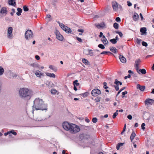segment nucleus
I'll return each instance as SVG.
<instances>
[{
	"instance_id": "nucleus-1",
	"label": "nucleus",
	"mask_w": 154,
	"mask_h": 154,
	"mask_svg": "<svg viewBox=\"0 0 154 154\" xmlns=\"http://www.w3.org/2000/svg\"><path fill=\"white\" fill-rule=\"evenodd\" d=\"M33 108L36 110H46L47 106L44 103V102L42 99L36 98L34 101Z\"/></svg>"
},
{
	"instance_id": "nucleus-2",
	"label": "nucleus",
	"mask_w": 154,
	"mask_h": 154,
	"mask_svg": "<svg viewBox=\"0 0 154 154\" xmlns=\"http://www.w3.org/2000/svg\"><path fill=\"white\" fill-rule=\"evenodd\" d=\"M20 96L25 99H30L32 95V91L26 88H20L19 91Z\"/></svg>"
},
{
	"instance_id": "nucleus-3",
	"label": "nucleus",
	"mask_w": 154,
	"mask_h": 154,
	"mask_svg": "<svg viewBox=\"0 0 154 154\" xmlns=\"http://www.w3.org/2000/svg\"><path fill=\"white\" fill-rule=\"evenodd\" d=\"M80 128L79 126L73 124H71L69 131L72 134H75L79 131Z\"/></svg>"
},
{
	"instance_id": "nucleus-4",
	"label": "nucleus",
	"mask_w": 154,
	"mask_h": 154,
	"mask_svg": "<svg viewBox=\"0 0 154 154\" xmlns=\"http://www.w3.org/2000/svg\"><path fill=\"white\" fill-rule=\"evenodd\" d=\"M33 36V34L31 30L28 29L26 31L25 34V37L26 40L30 39L32 38Z\"/></svg>"
},
{
	"instance_id": "nucleus-5",
	"label": "nucleus",
	"mask_w": 154,
	"mask_h": 154,
	"mask_svg": "<svg viewBox=\"0 0 154 154\" xmlns=\"http://www.w3.org/2000/svg\"><path fill=\"white\" fill-rule=\"evenodd\" d=\"M57 23H59L61 28L67 33H71L72 30L70 29L61 23H60L58 21Z\"/></svg>"
},
{
	"instance_id": "nucleus-6",
	"label": "nucleus",
	"mask_w": 154,
	"mask_h": 154,
	"mask_svg": "<svg viewBox=\"0 0 154 154\" xmlns=\"http://www.w3.org/2000/svg\"><path fill=\"white\" fill-rule=\"evenodd\" d=\"M101 93L100 91L98 89H94L92 90L91 94L93 96H97Z\"/></svg>"
},
{
	"instance_id": "nucleus-7",
	"label": "nucleus",
	"mask_w": 154,
	"mask_h": 154,
	"mask_svg": "<svg viewBox=\"0 0 154 154\" xmlns=\"http://www.w3.org/2000/svg\"><path fill=\"white\" fill-rule=\"evenodd\" d=\"M71 124H69L67 122H64L63 123L62 126L64 129L66 131H69Z\"/></svg>"
},
{
	"instance_id": "nucleus-8",
	"label": "nucleus",
	"mask_w": 154,
	"mask_h": 154,
	"mask_svg": "<svg viewBox=\"0 0 154 154\" xmlns=\"http://www.w3.org/2000/svg\"><path fill=\"white\" fill-rule=\"evenodd\" d=\"M83 52L85 54L87 55H89L92 56L94 55V52L92 51L89 49L84 50Z\"/></svg>"
},
{
	"instance_id": "nucleus-9",
	"label": "nucleus",
	"mask_w": 154,
	"mask_h": 154,
	"mask_svg": "<svg viewBox=\"0 0 154 154\" xmlns=\"http://www.w3.org/2000/svg\"><path fill=\"white\" fill-rule=\"evenodd\" d=\"M112 5L113 9L114 11H116L118 9V3L115 1H113L112 2Z\"/></svg>"
},
{
	"instance_id": "nucleus-10",
	"label": "nucleus",
	"mask_w": 154,
	"mask_h": 154,
	"mask_svg": "<svg viewBox=\"0 0 154 154\" xmlns=\"http://www.w3.org/2000/svg\"><path fill=\"white\" fill-rule=\"evenodd\" d=\"M12 31L13 28L11 27H8V35L7 36L8 38H11L12 36Z\"/></svg>"
},
{
	"instance_id": "nucleus-11",
	"label": "nucleus",
	"mask_w": 154,
	"mask_h": 154,
	"mask_svg": "<svg viewBox=\"0 0 154 154\" xmlns=\"http://www.w3.org/2000/svg\"><path fill=\"white\" fill-rule=\"evenodd\" d=\"M55 34L57 38L60 41H62L63 39V37L58 31L55 32Z\"/></svg>"
},
{
	"instance_id": "nucleus-12",
	"label": "nucleus",
	"mask_w": 154,
	"mask_h": 154,
	"mask_svg": "<svg viewBox=\"0 0 154 154\" xmlns=\"http://www.w3.org/2000/svg\"><path fill=\"white\" fill-rule=\"evenodd\" d=\"M140 62V60L139 59H136L135 61V65L134 66L136 68V70L137 72H138V69H139V65Z\"/></svg>"
},
{
	"instance_id": "nucleus-13",
	"label": "nucleus",
	"mask_w": 154,
	"mask_h": 154,
	"mask_svg": "<svg viewBox=\"0 0 154 154\" xmlns=\"http://www.w3.org/2000/svg\"><path fill=\"white\" fill-rule=\"evenodd\" d=\"M35 73L36 76L39 78H41L42 76H44V73L41 72L39 70H37L35 71Z\"/></svg>"
},
{
	"instance_id": "nucleus-14",
	"label": "nucleus",
	"mask_w": 154,
	"mask_h": 154,
	"mask_svg": "<svg viewBox=\"0 0 154 154\" xmlns=\"http://www.w3.org/2000/svg\"><path fill=\"white\" fill-rule=\"evenodd\" d=\"M137 89H139L141 91H143L145 88V86H141L139 84H137Z\"/></svg>"
},
{
	"instance_id": "nucleus-15",
	"label": "nucleus",
	"mask_w": 154,
	"mask_h": 154,
	"mask_svg": "<svg viewBox=\"0 0 154 154\" xmlns=\"http://www.w3.org/2000/svg\"><path fill=\"white\" fill-rule=\"evenodd\" d=\"M119 58L121 61L123 63H125L126 62V60L122 55H120L119 56Z\"/></svg>"
},
{
	"instance_id": "nucleus-16",
	"label": "nucleus",
	"mask_w": 154,
	"mask_h": 154,
	"mask_svg": "<svg viewBox=\"0 0 154 154\" xmlns=\"http://www.w3.org/2000/svg\"><path fill=\"white\" fill-rule=\"evenodd\" d=\"M154 102V100H153L148 98L146 100L145 102V104L149 103L150 104H152V102Z\"/></svg>"
},
{
	"instance_id": "nucleus-17",
	"label": "nucleus",
	"mask_w": 154,
	"mask_h": 154,
	"mask_svg": "<svg viewBox=\"0 0 154 154\" xmlns=\"http://www.w3.org/2000/svg\"><path fill=\"white\" fill-rule=\"evenodd\" d=\"M16 0H8V3L9 5L13 6H15L16 5L15 1Z\"/></svg>"
},
{
	"instance_id": "nucleus-18",
	"label": "nucleus",
	"mask_w": 154,
	"mask_h": 154,
	"mask_svg": "<svg viewBox=\"0 0 154 154\" xmlns=\"http://www.w3.org/2000/svg\"><path fill=\"white\" fill-rule=\"evenodd\" d=\"M146 27L142 28L140 29V32H142L141 35L143 34H146Z\"/></svg>"
},
{
	"instance_id": "nucleus-19",
	"label": "nucleus",
	"mask_w": 154,
	"mask_h": 154,
	"mask_svg": "<svg viewBox=\"0 0 154 154\" xmlns=\"http://www.w3.org/2000/svg\"><path fill=\"white\" fill-rule=\"evenodd\" d=\"M140 72L143 74H145L146 73V70L144 69H138V72L139 74H140Z\"/></svg>"
},
{
	"instance_id": "nucleus-20",
	"label": "nucleus",
	"mask_w": 154,
	"mask_h": 154,
	"mask_svg": "<svg viewBox=\"0 0 154 154\" xmlns=\"http://www.w3.org/2000/svg\"><path fill=\"white\" fill-rule=\"evenodd\" d=\"M105 26V24L103 22L101 23L100 24L99 23L96 25V26L98 29H100V28L101 27H104Z\"/></svg>"
},
{
	"instance_id": "nucleus-21",
	"label": "nucleus",
	"mask_w": 154,
	"mask_h": 154,
	"mask_svg": "<svg viewBox=\"0 0 154 154\" xmlns=\"http://www.w3.org/2000/svg\"><path fill=\"white\" fill-rule=\"evenodd\" d=\"M110 51L114 53H116L118 50L116 48L113 47H111L110 48Z\"/></svg>"
},
{
	"instance_id": "nucleus-22",
	"label": "nucleus",
	"mask_w": 154,
	"mask_h": 154,
	"mask_svg": "<svg viewBox=\"0 0 154 154\" xmlns=\"http://www.w3.org/2000/svg\"><path fill=\"white\" fill-rule=\"evenodd\" d=\"M45 74L46 75L53 78H55L56 76L53 73H51L49 72H46Z\"/></svg>"
},
{
	"instance_id": "nucleus-23",
	"label": "nucleus",
	"mask_w": 154,
	"mask_h": 154,
	"mask_svg": "<svg viewBox=\"0 0 154 154\" xmlns=\"http://www.w3.org/2000/svg\"><path fill=\"white\" fill-rule=\"evenodd\" d=\"M136 136V134L134 131H133L130 136V139L131 142L134 139V138Z\"/></svg>"
},
{
	"instance_id": "nucleus-24",
	"label": "nucleus",
	"mask_w": 154,
	"mask_h": 154,
	"mask_svg": "<svg viewBox=\"0 0 154 154\" xmlns=\"http://www.w3.org/2000/svg\"><path fill=\"white\" fill-rule=\"evenodd\" d=\"M17 12L16 14L18 16H20L21 15V13L22 12V9L20 8H17Z\"/></svg>"
},
{
	"instance_id": "nucleus-25",
	"label": "nucleus",
	"mask_w": 154,
	"mask_h": 154,
	"mask_svg": "<svg viewBox=\"0 0 154 154\" xmlns=\"http://www.w3.org/2000/svg\"><path fill=\"white\" fill-rule=\"evenodd\" d=\"M133 18L135 21H137L139 18L138 15L137 14H135L133 16Z\"/></svg>"
},
{
	"instance_id": "nucleus-26",
	"label": "nucleus",
	"mask_w": 154,
	"mask_h": 154,
	"mask_svg": "<svg viewBox=\"0 0 154 154\" xmlns=\"http://www.w3.org/2000/svg\"><path fill=\"white\" fill-rule=\"evenodd\" d=\"M124 143H119L117 145L116 149L117 150H119L120 146H122L124 144Z\"/></svg>"
},
{
	"instance_id": "nucleus-27",
	"label": "nucleus",
	"mask_w": 154,
	"mask_h": 154,
	"mask_svg": "<svg viewBox=\"0 0 154 154\" xmlns=\"http://www.w3.org/2000/svg\"><path fill=\"white\" fill-rule=\"evenodd\" d=\"M82 62L85 63V65H88L89 64V62L87 60L84 58L82 59Z\"/></svg>"
},
{
	"instance_id": "nucleus-28",
	"label": "nucleus",
	"mask_w": 154,
	"mask_h": 154,
	"mask_svg": "<svg viewBox=\"0 0 154 154\" xmlns=\"http://www.w3.org/2000/svg\"><path fill=\"white\" fill-rule=\"evenodd\" d=\"M7 12V10L5 8H2L1 10L0 13L2 14H4Z\"/></svg>"
},
{
	"instance_id": "nucleus-29",
	"label": "nucleus",
	"mask_w": 154,
	"mask_h": 154,
	"mask_svg": "<svg viewBox=\"0 0 154 154\" xmlns=\"http://www.w3.org/2000/svg\"><path fill=\"white\" fill-rule=\"evenodd\" d=\"M118 110H116V112L113 113V114L112 116V118L113 119H115L116 118V117L118 115Z\"/></svg>"
},
{
	"instance_id": "nucleus-30",
	"label": "nucleus",
	"mask_w": 154,
	"mask_h": 154,
	"mask_svg": "<svg viewBox=\"0 0 154 154\" xmlns=\"http://www.w3.org/2000/svg\"><path fill=\"white\" fill-rule=\"evenodd\" d=\"M51 93L53 94H55L57 93V91L55 89H52L51 90Z\"/></svg>"
},
{
	"instance_id": "nucleus-31",
	"label": "nucleus",
	"mask_w": 154,
	"mask_h": 154,
	"mask_svg": "<svg viewBox=\"0 0 154 154\" xmlns=\"http://www.w3.org/2000/svg\"><path fill=\"white\" fill-rule=\"evenodd\" d=\"M110 41L113 44H115L117 42V41L116 40V39L114 38L110 40Z\"/></svg>"
},
{
	"instance_id": "nucleus-32",
	"label": "nucleus",
	"mask_w": 154,
	"mask_h": 154,
	"mask_svg": "<svg viewBox=\"0 0 154 154\" xmlns=\"http://www.w3.org/2000/svg\"><path fill=\"white\" fill-rule=\"evenodd\" d=\"M4 69L1 66H0V75H2L3 73Z\"/></svg>"
},
{
	"instance_id": "nucleus-33",
	"label": "nucleus",
	"mask_w": 154,
	"mask_h": 154,
	"mask_svg": "<svg viewBox=\"0 0 154 154\" xmlns=\"http://www.w3.org/2000/svg\"><path fill=\"white\" fill-rule=\"evenodd\" d=\"M78 81L77 80H76L74 81L73 82V84L74 85H76L77 86H79V83H78Z\"/></svg>"
},
{
	"instance_id": "nucleus-34",
	"label": "nucleus",
	"mask_w": 154,
	"mask_h": 154,
	"mask_svg": "<svg viewBox=\"0 0 154 154\" xmlns=\"http://www.w3.org/2000/svg\"><path fill=\"white\" fill-rule=\"evenodd\" d=\"M119 26V24L116 23H115L113 24V26L116 29H118Z\"/></svg>"
},
{
	"instance_id": "nucleus-35",
	"label": "nucleus",
	"mask_w": 154,
	"mask_h": 154,
	"mask_svg": "<svg viewBox=\"0 0 154 154\" xmlns=\"http://www.w3.org/2000/svg\"><path fill=\"white\" fill-rule=\"evenodd\" d=\"M23 10L25 11H29V9L27 6L25 5L23 7Z\"/></svg>"
},
{
	"instance_id": "nucleus-36",
	"label": "nucleus",
	"mask_w": 154,
	"mask_h": 154,
	"mask_svg": "<svg viewBox=\"0 0 154 154\" xmlns=\"http://www.w3.org/2000/svg\"><path fill=\"white\" fill-rule=\"evenodd\" d=\"M98 47L102 49H104L105 48L104 46L102 44H100L98 45Z\"/></svg>"
},
{
	"instance_id": "nucleus-37",
	"label": "nucleus",
	"mask_w": 154,
	"mask_h": 154,
	"mask_svg": "<svg viewBox=\"0 0 154 154\" xmlns=\"http://www.w3.org/2000/svg\"><path fill=\"white\" fill-rule=\"evenodd\" d=\"M116 33L118 34H119V35L121 37H122V36H123V34L121 32L116 31Z\"/></svg>"
},
{
	"instance_id": "nucleus-38",
	"label": "nucleus",
	"mask_w": 154,
	"mask_h": 154,
	"mask_svg": "<svg viewBox=\"0 0 154 154\" xmlns=\"http://www.w3.org/2000/svg\"><path fill=\"white\" fill-rule=\"evenodd\" d=\"M106 118V114L104 115V116H100V119L102 121L103 120L104 118Z\"/></svg>"
},
{
	"instance_id": "nucleus-39",
	"label": "nucleus",
	"mask_w": 154,
	"mask_h": 154,
	"mask_svg": "<svg viewBox=\"0 0 154 154\" xmlns=\"http://www.w3.org/2000/svg\"><path fill=\"white\" fill-rule=\"evenodd\" d=\"M119 81H118V80L117 79H115V82H114V84H116V85H118L119 86Z\"/></svg>"
},
{
	"instance_id": "nucleus-40",
	"label": "nucleus",
	"mask_w": 154,
	"mask_h": 154,
	"mask_svg": "<svg viewBox=\"0 0 154 154\" xmlns=\"http://www.w3.org/2000/svg\"><path fill=\"white\" fill-rule=\"evenodd\" d=\"M97 120L96 118H93L92 119V122L94 123H96L97 122Z\"/></svg>"
},
{
	"instance_id": "nucleus-41",
	"label": "nucleus",
	"mask_w": 154,
	"mask_h": 154,
	"mask_svg": "<svg viewBox=\"0 0 154 154\" xmlns=\"http://www.w3.org/2000/svg\"><path fill=\"white\" fill-rule=\"evenodd\" d=\"M95 100L96 102H99L100 101V98L99 97H96L95 99Z\"/></svg>"
},
{
	"instance_id": "nucleus-42",
	"label": "nucleus",
	"mask_w": 154,
	"mask_h": 154,
	"mask_svg": "<svg viewBox=\"0 0 154 154\" xmlns=\"http://www.w3.org/2000/svg\"><path fill=\"white\" fill-rule=\"evenodd\" d=\"M10 133H12V134H13V135H17V133L16 132H14V130H11V131H10Z\"/></svg>"
},
{
	"instance_id": "nucleus-43",
	"label": "nucleus",
	"mask_w": 154,
	"mask_h": 154,
	"mask_svg": "<svg viewBox=\"0 0 154 154\" xmlns=\"http://www.w3.org/2000/svg\"><path fill=\"white\" fill-rule=\"evenodd\" d=\"M142 45L146 47L147 46V44L145 42H142Z\"/></svg>"
},
{
	"instance_id": "nucleus-44",
	"label": "nucleus",
	"mask_w": 154,
	"mask_h": 154,
	"mask_svg": "<svg viewBox=\"0 0 154 154\" xmlns=\"http://www.w3.org/2000/svg\"><path fill=\"white\" fill-rule=\"evenodd\" d=\"M145 124L144 123H143L141 125V128L143 130H144L145 129Z\"/></svg>"
},
{
	"instance_id": "nucleus-45",
	"label": "nucleus",
	"mask_w": 154,
	"mask_h": 154,
	"mask_svg": "<svg viewBox=\"0 0 154 154\" xmlns=\"http://www.w3.org/2000/svg\"><path fill=\"white\" fill-rule=\"evenodd\" d=\"M15 12V10L14 9L12 8V12H11L10 13L11 15V16H13L14 15V13Z\"/></svg>"
},
{
	"instance_id": "nucleus-46",
	"label": "nucleus",
	"mask_w": 154,
	"mask_h": 154,
	"mask_svg": "<svg viewBox=\"0 0 154 154\" xmlns=\"http://www.w3.org/2000/svg\"><path fill=\"white\" fill-rule=\"evenodd\" d=\"M99 37H103V38H105V36L103 35V33L101 32H100V35H99Z\"/></svg>"
},
{
	"instance_id": "nucleus-47",
	"label": "nucleus",
	"mask_w": 154,
	"mask_h": 154,
	"mask_svg": "<svg viewBox=\"0 0 154 154\" xmlns=\"http://www.w3.org/2000/svg\"><path fill=\"white\" fill-rule=\"evenodd\" d=\"M128 93V92L127 91H125V92H123L122 93V98H123L124 97V95H125V94H126Z\"/></svg>"
},
{
	"instance_id": "nucleus-48",
	"label": "nucleus",
	"mask_w": 154,
	"mask_h": 154,
	"mask_svg": "<svg viewBox=\"0 0 154 154\" xmlns=\"http://www.w3.org/2000/svg\"><path fill=\"white\" fill-rule=\"evenodd\" d=\"M116 20L117 22H120L121 21V19L119 17H117L116 19Z\"/></svg>"
},
{
	"instance_id": "nucleus-49",
	"label": "nucleus",
	"mask_w": 154,
	"mask_h": 154,
	"mask_svg": "<svg viewBox=\"0 0 154 154\" xmlns=\"http://www.w3.org/2000/svg\"><path fill=\"white\" fill-rule=\"evenodd\" d=\"M141 40L140 39H139L138 38H137V42L138 44H140Z\"/></svg>"
},
{
	"instance_id": "nucleus-50",
	"label": "nucleus",
	"mask_w": 154,
	"mask_h": 154,
	"mask_svg": "<svg viewBox=\"0 0 154 154\" xmlns=\"http://www.w3.org/2000/svg\"><path fill=\"white\" fill-rule=\"evenodd\" d=\"M76 38V39L80 42H82V40L81 38H79L78 37H77Z\"/></svg>"
},
{
	"instance_id": "nucleus-51",
	"label": "nucleus",
	"mask_w": 154,
	"mask_h": 154,
	"mask_svg": "<svg viewBox=\"0 0 154 154\" xmlns=\"http://www.w3.org/2000/svg\"><path fill=\"white\" fill-rule=\"evenodd\" d=\"M114 87H115L116 90L117 91H118L119 89V87L118 85H114Z\"/></svg>"
},
{
	"instance_id": "nucleus-52",
	"label": "nucleus",
	"mask_w": 154,
	"mask_h": 154,
	"mask_svg": "<svg viewBox=\"0 0 154 154\" xmlns=\"http://www.w3.org/2000/svg\"><path fill=\"white\" fill-rule=\"evenodd\" d=\"M127 118L130 120H131L132 119V116L131 115H129L127 116Z\"/></svg>"
},
{
	"instance_id": "nucleus-53",
	"label": "nucleus",
	"mask_w": 154,
	"mask_h": 154,
	"mask_svg": "<svg viewBox=\"0 0 154 154\" xmlns=\"http://www.w3.org/2000/svg\"><path fill=\"white\" fill-rule=\"evenodd\" d=\"M118 7V8H119L121 11H122V8L121 5H119Z\"/></svg>"
},
{
	"instance_id": "nucleus-54",
	"label": "nucleus",
	"mask_w": 154,
	"mask_h": 154,
	"mask_svg": "<svg viewBox=\"0 0 154 154\" xmlns=\"http://www.w3.org/2000/svg\"><path fill=\"white\" fill-rule=\"evenodd\" d=\"M131 77V75L130 74H128V76H125L124 77L125 79H126L128 78H130Z\"/></svg>"
},
{
	"instance_id": "nucleus-55",
	"label": "nucleus",
	"mask_w": 154,
	"mask_h": 154,
	"mask_svg": "<svg viewBox=\"0 0 154 154\" xmlns=\"http://www.w3.org/2000/svg\"><path fill=\"white\" fill-rule=\"evenodd\" d=\"M49 68L53 70H54V66L52 65H50L49 66Z\"/></svg>"
},
{
	"instance_id": "nucleus-56",
	"label": "nucleus",
	"mask_w": 154,
	"mask_h": 154,
	"mask_svg": "<svg viewBox=\"0 0 154 154\" xmlns=\"http://www.w3.org/2000/svg\"><path fill=\"white\" fill-rule=\"evenodd\" d=\"M35 59L37 60H38L40 59V57L38 55H36L35 56Z\"/></svg>"
},
{
	"instance_id": "nucleus-57",
	"label": "nucleus",
	"mask_w": 154,
	"mask_h": 154,
	"mask_svg": "<svg viewBox=\"0 0 154 154\" xmlns=\"http://www.w3.org/2000/svg\"><path fill=\"white\" fill-rule=\"evenodd\" d=\"M78 31L79 32H84V30L83 29H79L78 30Z\"/></svg>"
},
{
	"instance_id": "nucleus-58",
	"label": "nucleus",
	"mask_w": 154,
	"mask_h": 154,
	"mask_svg": "<svg viewBox=\"0 0 154 154\" xmlns=\"http://www.w3.org/2000/svg\"><path fill=\"white\" fill-rule=\"evenodd\" d=\"M128 5V6H131L132 5V4L129 1L127 2Z\"/></svg>"
},
{
	"instance_id": "nucleus-59",
	"label": "nucleus",
	"mask_w": 154,
	"mask_h": 154,
	"mask_svg": "<svg viewBox=\"0 0 154 154\" xmlns=\"http://www.w3.org/2000/svg\"><path fill=\"white\" fill-rule=\"evenodd\" d=\"M85 122L87 123H89L90 122V120L87 118H86L85 119Z\"/></svg>"
},
{
	"instance_id": "nucleus-60",
	"label": "nucleus",
	"mask_w": 154,
	"mask_h": 154,
	"mask_svg": "<svg viewBox=\"0 0 154 154\" xmlns=\"http://www.w3.org/2000/svg\"><path fill=\"white\" fill-rule=\"evenodd\" d=\"M102 41L103 42V44L104 45H105L106 44V40L104 39L103 40L102 39Z\"/></svg>"
},
{
	"instance_id": "nucleus-61",
	"label": "nucleus",
	"mask_w": 154,
	"mask_h": 154,
	"mask_svg": "<svg viewBox=\"0 0 154 154\" xmlns=\"http://www.w3.org/2000/svg\"><path fill=\"white\" fill-rule=\"evenodd\" d=\"M140 18H141V20H143V17L142 15V14L141 13H140Z\"/></svg>"
},
{
	"instance_id": "nucleus-62",
	"label": "nucleus",
	"mask_w": 154,
	"mask_h": 154,
	"mask_svg": "<svg viewBox=\"0 0 154 154\" xmlns=\"http://www.w3.org/2000/svg\"><path fill=\"white\" fill-rule=\"evenodd\" d=\"M87 94H88L87 93V92L83 94V96L84 97L87 96Z\"/></svg>"
},
{
	"instance_id": "nucleus-63",
	"label": "nucleus",
	"mask_w": 154,
	"mask_h": 154,
	"mask_svg": "<svg viewBox=\"0 0 154 154\" xmlns=\"http://www.w3.org/2000/svg\"><path fill=\"white\" fill-rule=\"evenodd\" d=\"M125 87H123V88H121L120 90H119L120 91H122L123 90L125 89Z\"/></svg>"
},
{
	"instance_id": "nucleus-64",
	"label": "nucleus",
	"mask_w": 154,
	"mask_h": 154,
	"mask_svg": "<svg viewBox=\"0 0 154 154\" xmlns=\"http://www.w3.org/2000/svg\"><path fill=\"white\" fill-rule=\"evenodd\" d=\"M9 133H10V132L8 131L7 133H5L4 134V135L5 136H6V135H8Z\"/></svg>"
}]
</instances>
